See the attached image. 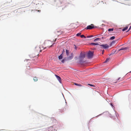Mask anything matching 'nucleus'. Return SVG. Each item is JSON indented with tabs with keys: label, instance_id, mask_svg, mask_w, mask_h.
<instances>
[{
	"label": "nucleus",
	"instance_id": "1",
	"mask_svg": "<svg viewBox=\"0 0 131 131\" xmlns=\"http://www.w3.org/2000/svg\"><path fill=\"white\" fill-rule=\"evenodd\" d=\"M86 37L88 38L86 40H93V41H97V40H103V39L104 38L103 37H100V38H97L94 40L93 39L95 38V37L93 35H91L90 36H88Z\"/></svg>",
	"mask_w": 131,
	"mask_h": 131
},
{
	"label": "nucleus",
	"instance_id": "2",
	"mask_svg": "<svg viewBox=\"0 0 131 131\" xmlns=\"http://www.w3.org/2000/svg\"><path fill=\"white\" fill-rule=\"evenodd\" d=\"M90 45H99L100 47V48H102L103 49H106L108 48L109 47V46L108 45L105 44L103 45H101L99 44L98 43L95 42V43H91L89 44Z\"/></svg>",
	"mask_w": 131,
	"mask_h": 131
},
{
	"label": "nucleus",
	"instance_id": "3",
	"mask_svg": "<svg viewBox=\"0 0 131 131\" xmlns=\"http://www.w3.org/2000/svg\"><path fill=\"white\" fill-rule=\"evenodd\" d=\"M94 52L89 51L87 53V57L88 58H92Z\"/></svg>",
	"mask_w": 131,
	"mask_h": 131
},
{
	"label": "nucleus",
	"instance_id": "4",
	"mask_svg": "<svg viewBox=\"0 0 131 131\" xmlns=\"http://www.w3.org/2000/svg\"><path fill=\"white\" fill-rule=\"evenodd\" d=\"M94 28V25L91 24L90 25H89L85 28L86 29H91Z\"/></svg>",
	"mask_w": 131,
	"mask_h": 131
},
{
	"label": "nucleus",
	"instance_id": "5",
	"mask_svg": "<svg viewBox=\"0 0 131 131\" xmlns=\"http://www.w3.org/2000/svg\"><path fill=\"white\" fill-rule=\"evenodd\" d=\"M62 33V31H57L55 32V35H57V36H58L60 35H61Z\"/></svg>",
	"mask_w": 131,
	"mask_h": 131
},
{
	"label": "nucleus",
	"instance_id": "6",
	"mask_svg": "<svg viewBox=\"0 0 131 131\" xmlns=\"http://www.w3.org/2000/svg\"><path fill=\"white\" fill-rule=\"evenodd\" d=\"M55 76L56 77L57 79L58 80L60 83H61V78L59 76L56 74L55 75Z\"/></svg>",
	"mask_w": 131,
	"mask_h": 131
},
{
	"label": "nucleus",
	"instance_id": "7",
	"mask_svg": "<svg viewBox=\"0 0 131 131\" xmlns=\"http://www.w3.org/2000/svg\"><path fill=\"white\" fill-rule=\"evenodd\" d=\"M35 50L37 52L38 51H40V52H41V50H40V47H36L35 48Z\"/></svg>",
	"mask_w": 131,
	"mask_h": 131
},
{
	"label": "nucleus",
	"instance_id": "8",
	"mask_svg": "<svg viewBox=\"0 0 131 131\" xmlns=\"http://www.w3.org/2000/svg\"><path fill=\"white\" fill-rule=\"evenodd\" d=\"M85 56V54L81 53H80V57L81 58H84Z\"/></svg>",
	"mask_w": 131,
	"mask_h": 131
},
{
	"label": "nucleus",
	"instance_id": "9",
	"mask_svg": "<svg viewBox=\"0 0 131 131\" xmlns=\"http://www.w3.org/2000/svg\"><path fill=\"white\" fill-rule=\"evenodd\" d=\"M66 53L67 56H68L69 55V51L67 50H66Z\"/></svg>",
	"mask_w": 131,
	"mask_h": 131
},
{
	"label": "nucleus",
	"instance_id": "10",
	"mask_svg": "<svg viewBox=\"0 0 131 131\" xmlns=\"http://www.w3.org/2000/svg\"><path fill=\"white\" fill-rule=\"evenodd\" d=\"M34 80L35 81H37L38 80V78L36 77H35L34 78Z\"/></svg>",
	"mask_w": 131,
	"mask_h": 131
},
{
	"label": "nucleus",
	"instance_id": "11",
	"mask_svg": "<svg viewBox=\"0 0 131 131\" xmlns=\"http://www.w3.org/2000/svg\"><path fill=\"white\" fill-rule=\"evenodd\" d=\"M128 28V27L126 26L123 29L122 31H124L126 30Z\"/></svg>",
	"mask_w": 131,
	"mask_h": 131
},
{
	"label": "nucleus",
	"instance_id": "12",
	"mask_svg": "<svg viewBox=\"0 0 131 131\" xmlns=\"http://www.w3.org/2000/svg\"><path fill=\"white\" fill-rule=\"evenodd\" d=\"M62 57V54H61L60 55V56H59L58 57L59 59H61Z\"/></svg>",
	"mask_w": 131,
	"mask_h": 131
},
{
	"label": "nucleus",
	"instance_id": "13",
	"mask_svg": "<svg viewBox=\"0 0 131 131\" xmlns=\"http://www.w3.org/2000/svg\"><path fill=\"white\" fill-rule=\"evenodd\" d=\"M127 49V48L126 47H125V48H121V49H119V51H120L121 50H125L126 49Z\"/></svg>",
	"mask_w": 131,
	"mask_h": 131
},
{
	"label": "nucleus",
	"instance_id": "14",
	"mask_svg": "<svg viewBox=\"0 0 131 131\" xmlns=\"http://www.w3.org/2000/svg\"><path fill=\"white\" fill-rule=\"evenodd\" d=\"M115 37L114 36L112 37H111L110 38V40H112L114 39L115 38Z\"/></svg>",
	"mask_w": 131,
	"mask_h": 131
},
{
	"label": "nucleus",
	"instance_id": "15",
	"mask_svg": "<svg viewBox=\"0 0 131 131\" xmlns=\"http://www.w3.org/2000/svg\"><path fill=\"white\" fill-rule=\"evenodd\" d=\"M74 84L75 85H77V86H82V85H81V84H77V83H74Z\"/></svg>",
	"mask_w": 131,
	"mask_h": 131
},
{
	"label": "nucleus",
	"instance_id": "16",
	"mask_svg": "<svg viewBox=\"0 0 131 131\" xmlns=\"http://www.w3.org/2000/svg\"><path fill=\"white\" fill-rule=\"evenodd\" d=\"M115 41H112V42L111 43L110 45V46H112L113 44H114L115 43Z\"/></svg>",
	"mask_w": 131,
	"mask_h": 131
},
{
	"label": "nucleus",
	"instance_id": "17",
	"mask_svg": "<svg viewBox=\"0 0 131 131\" xmlns=\"http://www.w3.org/2000/svg\"><path fill=\"white\" fill-rule=\"evenodd\" d=\"M80 37L81 38H86V37H85L84 35H81L80 36Z\"/></svg>",
	"mask_w": 131,
	"mask_h": 131
},
{
	"label": "nucleus",
	"instance_id": "18",
	"mask_svg": "<svg viewBox=\"0 0 131 131\" xmlns=\"http://www.w3.org/2000/svg\"><path fill=\"white\" fill-rule=\"evenodd\" d=\"M66 58H65V59H63L61 61L63 63H64V62H65V61H66Z\"/></svg>",
	"mask_w": 131,
	"mask_h": 131
},
{
	"label": "nucleus",
	"instance_id": "19",
	"mask_svg": "<svg viewBox=\"0 0 131 131\" xmlns=\"http://www.w3.org/2000/svg\"><path fill=\"white\" fill-rule=\"evenodd\" d=\"M109 58H107L105 61L104 62V63H106L108 62L109 60Z\"/></svg>",
	"mask_w": 131,
	"mask_h": 131
},
{
	"label": "nucleus",
	"instance_id": "20",
	"mask_svg": "<svg viewBox=\"0 0 131 131\" xmlns=\"http://www.w3.org/2000/svg\"><path fill=\"white\" fill-rule=\"evenodd\" d=\"M113 28H110L109 29H108V31H112L113 30Z\"/></svg>",
	"mask_w": 131,
	"mask_h": 131
},
{
	"label": "nucleus",
	"instance_id": "21",
	"mask_svg": "<svg viewBox=\"0 0 131 131\" xmlns=\"http://www.w3.org/2000/svg\"><path fill=\"white\" fill-rule=\"evenodd\" d=\"M81 33H78L76 35V36H80L81 35Z\"/></svg>",
	"mask_w": 131,
	"mask_h": 131
},
{
	"label": "nucleus",
	"instance_id": "22",
	"mask_svg": "<svg viewBox=\"0 0 131 131\" xmlns=\"http://www.w3.org/2000/svg\"><path fill=\"white\" fill-rule=\"evenodd\" d=\"M88 85H90V86H93V87H94V85H92V84H88Z\"/></svg>",
	"mask_w": 131,
	"mask_h": 131
},
{
	"label": "nucleus",
	"instance_id": "23",
	"mask_svg": "<svg viewBox=\"0 0 131 131\" xmlns=\"http://www.w3.org/2000/svg\"><path fill=\"white\" fill-rule=\"evenodd\" d=\"M74 46H75V48L76 49H77V47H76V46L75 45H74Z\"/></svg>",
	"mask_w": 131,
	"mask_h": 131
},
{
	"label": "nucleus",
	"instance_id": "24",
	"mask_svg": "<svg viewBox=\"0 0 131 131\" xmlns=\"http://www.w3.org/2000/svg\"><path fill=\"white\" fill-rule=\"evenodd\" d=\"M131 28V26H130V27L129 29H128V30L127 31H129Z\"/></svg>",
	"mask_w": 131,
	"mask_h": 131
},
{
	"label": "nucleus",
	"instance_id": "25",
	"mask_svg": "<svg viewBox=\"0 0 131 131\" xmlns=\"http://www.w3.org/2000/svg\"><path fill=\"white\" fill-rule=\"evenodd\" d=\"M104 50H103L102 51V53L103 54L104 53Z\"/></svg>",
	"mask_w": 131,
	"mask_h": 131
},
{
	"label": "nucleus",
	"instance_id": "26",
	"mask_svg": "<svg viewBox=\"0 0 131 131\" xmlns=\"http://www.w3.org/2000/svg\"><path fill=\"white\" fill-rule=\"evenodd\" d=\"M117 40H121V38H119V39H118Z\"/></svg>",
	"mask_w": 131,
	"mask_h": 131
},
{
	"label": "nucleus",
	"instance_id": "27",
	"mask_svg": "<svg viewBox=\"0 0 131 131\" xmlns=\"http://www.w3.org/2000/svg\"><path fill=\"white\" fill-rule=\"evenodd\" d=\"M64 52H65L64 50L63 49V51H62V53Z\"/></svg>",
	"mask_w": 131,
	"mask_h": 131
},
{
	"label": "nucleus",
	"instance_id": "28",
	"mask_svg": "<svg viewBox=\"0 0 131 131\" xmlns=\"http://www.w3.org/2000/svg\"><path fill=\"white\" fill-rule=\"evenodd\" d=\"M56 38L54 40V41H56Z\"/></svg>",
	"mask_w": 131,
	"mask_h": 131
},
{
	"label": "nucleus",
	"instance_id": "29",
	"mask_svg": "<svg viewBox=\"0 0 131 131\" xmlns=\"http://www.w3.org/2000/svg\"><path fill=\"white\" fill-rule=\"evenodd\" d=\"M77 46H79V45H78V44H77Z\"/></svg>",
	"mask_w": 131,
	"mask_h": 131
},
{
	"label": "nucleus",
	"instance_id": "30",
	"mask_svg": "<svg viewBox=\"0 0 131 131\" xmlns=\"http://www.w3.org/2000/svg\"><path fill=\"white\" fill-rule=\"evenodd\" d=\"M52 46V45L51 46H50V47H51Z\"/></svg>",
	"mask_w": 131,
	"mask_h": 131
},
{
	"label": "nucleus",
	"instance_id": "31",
	"mask_svg": "<svg viewBox=\"0 0 131 131\" xmlns=\"http://www.w3.org/2000/svg\"><path fill=\"white\" fill-rule=\"evenodd\" d=\"M120 78H119L118 79V80H119V79Z\"/></svg>",
	"mask_w": 131,
	"mask_h": 131
},
{
	"label": "nucleus",
	"instance_id": "32",
	"mask_svg": "<svg viewBox=\"0 0 131 131\" xmlns=\"http://www.w3.org/2000/svg\"><path fill=\"white\" fill-rule=\"evenodd\" d=\"M129 72H131V71Z\"/></svg>",
	"mask_w": 131,
	"mask_h": 131
},
{
	"label": "nucleus",
	"instance_id": "33",
	"mask_svg": "<svg viewBox=\"0 0 131 131\" xmlns=\"http://www.w3.org/2000/svg\"><path fill=\"white\" fill-rule=\"evenodd\" d=\"M72 58V57H71V58Z\"/></svg>",
	"mask_w": 131,
	"mask_h": 131
}]
</instances>
